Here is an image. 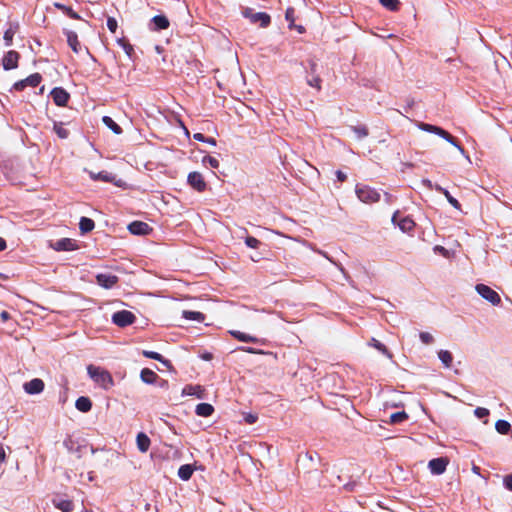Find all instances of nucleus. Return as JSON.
Masks as SVG:
<instances>
[{
  "mask_svg": "<svg viewBox=\"0 0 512 512\" xmlns=\"http://www.w3.org/2000/svg\"><path fill=\"white\" fill-rule=\"evenodd\" d=\"M434 188L438 191H440L441 193L444 194V196L446 197L447 201L457 210H460L461 209V205L460 203L458 202L457 199H455L453 196H451V194L449 193L448 190L442 188L441 186L439 185H435Z\"/></svg>",
  "mask_w": 512,
  "mask_h": 512,
  "instance_id": "obj_24",
  "label": "nucleus"
},
{
  "mask_svg": "<svg viewBox=\"0 0 512 512\" xmlns=\"http://www.w3.org/2000/svg\"><path fill=\"white\" fill-rule=\"evenodd\" d=\"M41 79L42 77L39 73H34L27 78L16 82L13 85V88L15 90L21 91L27 86L36 87L41 82Z\"/></svg>",
  "mask_w": 512,
  "mask_h": 512,
  "instance_id": "obj_10",
  "label": "nucleus"
},
{
  "mask_svg": "<svg viewBox=\"0 0 512 512\" xmlns=\"http://www.w3.org/2000/svg\"><path fill=\"white\" fill-rule=\"evenodd\" d=\"M393 224L397 225L402 232H410L415 227V222L409 216H402L396 211L392 216Z\"/></svg>",
  "mask_w": 512,
  "mask_h": 512,
  "instance_id": "obj_7",
  "label": "nucleus"
},
{
  "mask_svg": "<svg viewBox=\"0 0 512 512\" xmlns=\"http://www.w3.org/2000/svg\"><path fill=\"white\" fill-rule=\"evenodd\" d=\"M187 181H188L189 183H192V173L188 174V176H187Z\"/></svg>",
  "mask_w": 512,
  "mask_h": 512,
  "instance_id": "obj_62",
  "label": "nucleus"
},
{
  "mask_svg": "<svg viewBox=\"0 0 512 512\" xmlns=\"http://www.w3.org/2000/svg\"><path fill=\"white\" fill-rule=\"evenodd\" d=\"M194 140H198V141H201V142H205L211 146H216V140L212 137H205L203 134L201 133H194Z\"/></svg>",
  "mask_w": 512,
  "mask_h": 512,
  "instance_id": "obj_39",
  "label": "nucleus"
},
{
  "mask_svg": "<svg viewBox=\"0 0 512 512\" xmlns=\"http://www.w3.org/2000/svg\"><path fill=\"white\" fill-rule=\"evenodd\" d=\"M207 162H208V165L211 168H218L219 167V161L216 158H214V157L208 156Z\"/></svg>",
  "mask_w": 512,
  "mask_h": 512,
  "instance_id": "obj_49",
  "label": "nucleus"
},
{
  "mask_svg": "<svg viewBox=\"0 0 512 512\" xmlns=\"http://www.w3.org/2000/svg\"><path fill=\"white\" fill-rule=\"evenodd\" d=\"M195 412L198 416L209 417L214 413V407L209 403H200L196 405Z\"/></svg>",
  "mask_w": 512,
  "mask_h": 512,
  "instance_id": "obj_19",
  "label": "nucleus"
},
{
  "mask_svg": "<svg viewBox=\"0 0 512 512\" xmlns=\"http://www.w3.org/2000/svg\"><path fill=\"white\" fill-rule=\"evenodd\" d=\"M135 320L136 316L128 310L117 311L112 315V322L119 327L131 325Z\"/></svg>",
  "mask_w": 512,
  "mask_h": 512,
  "instance_id": "obj_6",
  "label": "nucleus"
},
{
  "mask_svg": "<svg viewBox=\"0 0 512 512\" xmlns=\"http://www.w3.org/2000/svg\"><path fill=\"white\" fill-rule=\"evenodd\" d=\"M357 139H363L368 135V130L365 126H355L352 128Z\"/></svg>",
  "mask_w": 512,
  "mask_h": 512,
  "instance_id": "obj_38",
  "label": "nucleus"
},
{
  "mask_svg": "<svg viewBox=\"0 0 512 512\" xmlns=\"http://www.w3.org/2000/svg\"><path fill=\"white\" fill-rule=\"evenodd\" d=\"M408 415L402 411V412H396V413H393L391 416H390V423L391 424H396V423H400L402 421H404L405 419H407Z\"/></svg>",
  "mask_w": 512,
  "mask_h": 512,
  "instance_id": "obj_37",
  "label": "nucleus"
},
{
  "mask_svg": "<svg viewBox=\"0 0 512 512\" xmlns=\"http://www.w3.org/2000/svg\"><path fill=\"white\" fill-rule=\"evenodd\" d=\"M294 13H295V11H294V8H292V7L287 8V10L285 12V18L287 21L290 22V27L293 25L294 20H295Z\"/></svg>",
  "mask_w": 512,
  "mask_h": 512,
  "instance_id": "obj_44",
  "label": "nucleus"
},
{
  "mask_svg": "<svg viewBox=\"0 0 512 512\" xmlns=\"http://www.w3.org/2000/svg\"><path fill=\"white\" fill-rule=\"evenodd\" d=\"M67 43L74 53L78 54L81 50V45L78 36L74 31H66Z\"/></svg>",
  "mask_w": 512,
  "mask_h": 512,
  "instance_id": "obj_17",
  "label": "nucleus"
},
{
  "mask_svg": "<svg viewBox=\"0 0 512 512\" xmlns=\"http://www.w3.org/2000/svg\"><path fill=\"white\" fill-rule=\"evenodd\" d=\"M53 130L61 139H66L69 131L64 127L63 123H54Z\"/></svg>",
  "mask_w": 512,
  "mask_h": 512,
  "instance_id": "obj_32",
  "label": "nucleus"
},
{
  "mask_svg": "<svg viewBox=\"0 0 512 512\" xmlns=\"http://www.w3.org/2000/svg\"><path fill=\"white\" fill-rule=\"evenodd\" d=\"M440 361L446 368H450L453 362V356L448 350H440L438 352Z\"/></svg>",
  "mask_w": 512,
  "mask_h": 512,
  "instance_id": "obj_26",
  "label": "nucleus"
},
{
  "mask_svg": "<svg viewBox=\"0 0 512 512\" xmlns=\"http://www.w3.org/2000/svg\"><path fill=\"white\" fill-rule=\"evenodd\" d=\"M185 316H186L187 318L192 317V312H186V313H185Z\"/></svg>",
  "mask_w": 512,
  "mask_h": 512,
  "instance_id": "obj_63",
  "label": "nucleus"
},
{
  "mask_svg": "<svg viewBox=\"0 0 512 512\" xmlns=\"http://www.w3.org/2000/svg\"><path fill=\"white\" fill-rule=\"evenodd\" d=\"M179 129L183 131L186 138H189V130L179 121Z\"/></svg>",
  "mask_w": 512,
  "mask_h": 512,
  "instance_id": "obj_56",
  "label": "nucleus"
},
{
  "mask_svg": "<svg viewBox=\"0 0 512 512\" xmlns=\"http://www.w3.org/2000/svg\"><path fill=\"white\" fill-rule=\"evenodd\" d=\"M107 27L108 29L112 32V33H115L116 32V29H117V21L115 18L113 17H109L107 19Z\"/></svg>",
  "mask_w": 512,
  "mask_h": 512,
  "instance_id": "obj_45",
  "label": "nucleus"
},
{
  "mask_svg": "<svg viewBox=\"0 0 512 512\" xmlns=\"http://www.w3.org/2000/svg\"><path fill=\"white\" fill-rule=\"evenodd\" d=\"M76 408L81 412H88L92 407V402L88 397H79L75 403Z\"/></svg>",
  "mask_w": 512,
  "mask_h": 512,
  "instance_id": "obj_22",
  "label": "nucleus"
},
{
  "mask_svg": "<svg viewBox=\"0 0 512 512\" xmlns=\"http://www.w3.org/2000/svg\"><path fill=\"white\" fill-rule=\"evenodd\" d=\"M503 483L506 489L512 491V473L504 477Z\"/></svg>",
  "mask_w": 512,
  "mask_h": 512,
  "instance_id": "obj_47",
  "label": "nucleus"
},
{
  "mask_svg": "<svg viewBox=\"0 0 512 512\" xmlns=\"http://www.w3.org/2000/svg\"><path fill=\"white\" fill-rule=\"evenodd\" d=\"M206 182L200 173L194 172V190L202 192L206 189Z\"/></svg>",
  "mask_w": 512,
  "mask_h": 512,
  "instance_id": "obj_29",
  "label": "nucleus"
},
{
  "mask_svg": "<svg viewBox=\"0 0 512 512\" xmlns=\"http://www.w3.org/2000/svg\"><path fill=\"white\" fill-rule=\"evenodd\" d=\"M495 429L498 433L505 435L511 430V425L506 420H498L495 423Z\"/></svg>",
  "mask_w": 512,
  "mask_h": 512,
  "instance_id": "obj_28",
  "label": "nucleus"
},
{
  "mask_svg": "<svg viewBox=\"0 0 512 512\" xmlns=\"http://www.w3.org/2000/svg\"><path fill=\"white\" fill-rule=\"evenodd\" d=\"M6 461V448L0 443V465Z\"/></svg>",
  "mask_w": 512,
  "mask_h": 512,
  "instance_id": "obj_51",
  "label": "nucleus"
},
{
  "mask_svg": "<svg viewBox=\"0 0 512 512\" xmlns=\"http://www.w3.org/2000/svg\"><path fill=\"white\" fill-rule=\"evenodd\" d=\"M476 292L486 301L491 303L494 306H497L501 303L500 295L485 284H477L475 286Z\"/></svg>",
  "mask_w": 512,
  "mask_h": 512,
  "instance_id": "obj_5",
  "label": "nucleus"
},
{
  "mask_svg": "<svg viewBox=\"0 0 512 512\" xmlns=\"http://www.w3.org/2000/svg\"><path fill=\"white\" fill-rule=\"evenodd\" d=\"M128 230L134 235H147L152 229L145 222L134 221L128 225Z\"/></svg>",
  "mask_w": 512,
  "mask_h": 512,
  "instance_id": "obj_13",
  "label": "nucleus"
},
{
  "mask_svg": "<svg viewBox=\"0 0 512 512\" xmlns=\"http://www.w3.org/2000/svg\"><path fill=\"white\" fill-rule=\"evenodd\" d=\"M355 192L358 199L366 204L376 203L380 200V193L367 185H357Z\"/></svg>",
  "mask_w": 512,
  "mask_h": 512,
  "instance_id": "obj_3",
  "label": "nucleus"
},
{
  "mask_svg": "<svg viewBox=\"0 0 512 512\" xmlns=\"http://www.w3.org/2000/svg\"><path fill=\"white\" fill-rule=\"evenodd\" d=\"M472 472L476 475H480V468L476 465L472 466Z\"/></svg>",
  "mask_w": 512,
  "mask_h": 512,
  "instance_id": "obj_59",
  "label": "nucleus"
},
{
  "mask_svg": "<svg viewBox=\"0 0 512 512\" xmlns=\"http://www.w3.org/2000/svg\"><path fill=\"white\" fill-rule=\"evenodd\" d=\"M245 243L250 248H258L260 241L256 239L255 237L248 236L245 239Z\"/></svg>",
  "mask_w": 512,
  "mask_h": 512,
  "instance_id": "obj_41",
  "label": "nucleus"
},
{
  "mask_svg": "<svg viewBox=\"0 0 512 512\" xmlns=\"http://www.w3.org/2000/svg\"><path fill=\"white\" fill-rule=\"evenodd\" d=\"M137 448L140 452L145 453L150 447V439L145 433H138L136 437Z\"/></svg>",
  "mask_w": 512,
  "mask_h": 512,
  "instance_id": "obj_18",
  "label": "nucleus"
},
{
  "mask_svg": "<svg viewBox=\"0 0 512 512\" xmlns=\"http://www.w3.org/2000/svg\"><path fill=\"white\" fill-rule=\"evenodd\" d=\"M0 318H1V320H2V321H4V322H5V321H7L8 319H10V315H9V313H8L7 311H2V312L0 313Z\"/></svg>",
  "mask_w": 512,
  "mask_h": 512,
  "instance_id": "obj_57",
  "label": "nucleus"
},
{
  "mask_svg": "<svg viewBox=\"0 0 512 512\" xmlns=\"http://www.w3.org/2000/svg\"><path fill=\"white\" fill-rule=\"evenodd\" d=\"M89 176L94 181H103L113 183L115 186L120 188H127V183L122 178H118L115 174L108 171L94 172L88 171Z\"/></svg>",
  "mask_w": 512,
  "mask_h": 512,
  "instance_id": "obj_4",
  "label": "nucleus"
},
{
  "mask_svg": "<svg viewBox=\"0 0 512 512\" xmlns=\"http://www.w3.org/2000/svg\"><path fill=\"white\" fill-rule=\"evenodd\" d=\"M54 6L60 10H62L65 14H67L69 17L73 19H80V16L78 13L74 12L70 7H67L61 3H54Z\"/></svg>",
  "mask_w": 512,
  "mask_h": 512,
  "instance_id": "obj_35",
  "label": "nucleus"
},
{
  "mask_svg": "<svg viewBox=\"0 0 512 512\" xmlns=\"http://www.w3.org/2000/svg\"><path fill=\"white\" fill-rule=\"evenodd\" d=\"M372 345L373 347H375L377 350H379L380 352H382L383 354L387 355L389 358H391V355L389 354L387 348L381 343L379 342L378 340L376 339H372Z\"/></svg>",
  "mask_w": 512,
  "mask_h": 512,
  "instance_id": "obj_40",
  "label": "nucleus"
},
{
  "mask_svg": "<svg viewBox=\"0 0 512 512\" xmlns=\"http://www.w3.org/2000/svg\"><path fill=\"white\" fill-rule=\"evenodd\" d=\"M154 30H163L169 27V20L164 15L154 16L152 19Z\"/></svg>",
  "mask_w": 512,
  "mask_h": 512,
  "instance_id": "obj_20",
  "label": "nucleus"
},
{
  "mask_svg": "<svg viewBox=\"0 0 512 512\" xmlns=\"http://www.w3.org/2000/svg\"><path fill=\"white\" fill-rule=\"evenodd\" d=\"M434 251L440 253L444 257H447L448 254H449L448 250L446 248H444L443 246H440V245L435 246L434 247Z\"/></svg>",
  "mask_w": 512,
  "mask_h": 512,
  "instance_id": "obj_52",
  "label": "nucleus"
},
{
  "mask_svg": "<svg viewBox=\"0 0 512 512\" xmlns=\"http://www.w3.org/2000/svg\"><path fill=\"white\" fill-rule=\"evenodd\" d=\"M53 249L57 251H72L78 248L76 242L69 238H63L52 244Z\"/></svg>",
  "mask_w": 512,
  "mask_h": 512,
  "instance_id": "obj_14",
  "label": "nucleus"
},
{
  "mask_svg": "<svg viewBox=\"0 0 512 512\" xmlns=\"http://www.w3.org/2000/svg\"><path fill=\"white\" fill-rule=\"evenodd\" d=\"M87 372L90 378L105 390L110 389L114 384L111 374L101 367L89 365Z\"/></svg>",
  "mask_w": 512,
  "mask_h": 512,
  "instance_id": "obj_2",
  "label": "nucleus"
},
{
  "mask_svg": "<svg viewBox=\"0 0 512 512\" xmlns=\"http://www.w3.org/2000/svg\"><path fill=\"white\" fill-rule=\"evenodd\" d=\"M79 228L82 233L90 232L94 229V222L90 218L82 217L79 222Z\"/></svg>",
  "mask_w": 512,
  "mask_h": 512,
  "instance_id": "obj_27",
  "label": "nucleus"
},
{
  "mask_svg": "<svg viewBox=\"0 0 512 512\" xmlns=\"http://www.w3.org/2000/svg\"><path fill=\"white\" fill-rule=\"evenodd\" d=\"M449 464V460L446 457H439L429 461L428 467L432 474L440 475L443 474Z\"/></svg>",
  "mask_w": 512,
  "mask_h": 512,
  "instance_id": "obj_9",
  "label": "nucleus"
},
{
  "mask_svg": "<svg viewBox=\"0 0 512 512\" xmlns=\"http://www.w3.org/2000/svg\"><path fill=\"white\" fill-rule=\"evenodd\" d=\"M380 4L390 11H397L400 6L399 0H379Z\"/></svg>",
  "mask_w": 512,
  "mask_h": 512,
  "instance_id": "obj_34",
  "label": "nucleus"
},
{
  "mask_svg": "<svg viewBox=\"0 0 512 512\" xmlns=\"http://www.w3.org/2000/svg\"><path fill=\"white\" fill-rule=\"evenodd\" d=\"M336 177L339 181L343 182L346 180L347 176L345 173H343L342 171L338 170L336 171Z\"/></svg>",
  "mask_w": 512,
  "mask_h": 512,
  "instance_id": "obj_54",
  "label": "nucleus"
},
{
  "mask_svg": "<svg viewBox=\"0 0 512 512\" xmlns=\"http://www.w3.org/2000/svg\"><path fill=\"white\" fill-rule=\"evenodd\" d=\"M229 333L236 338L239 341L247 342V343H255L257 342V338L254 336H251L249 334L237 331V330H231Z\"/></svg>",
  "mask_w": 512,
  "mask_h": 512,
  "instance_id": "obj_21",
  "label": "nucleus"
},
{
  "mask_svg": "<svg viewBox=\"0 0 512 512\" xmlns=\"http://www.w3.org/2000/svg\"><path fill=\"white\" fill-rule=\"evenodd\" d=\"M17 25H10V27L5 31L4 33V40L6 42V45L9 46L12 43L13 37L15 33L17 32Z\"/></svg>",
  "mask_w": 512,
  "mask_h": 512,
  "instance_id": "obj_33",
  "label": "nucleus"
},
{
  "mask_svg": "<svg viewBox=\"0 0 512 512\" xmlns=\"http://www.w3.org/2000/svg\"><path fill=\"white\" fill-rule=\"evenodd\" d=\"M140 376H141L142 381L145 383H148V384L153 383L155 381V379L157 378V375L152 370L147 369V368H145L141 371Z\"/></svg>",
  "mask_w": 512,
  "mask_h": 512,
  "instance_id": "obj_30",
  "label": "nucleus"
},
{
  "mask_svg": "<svg viewBox=\"0 0 512 512\" xmlns=\"http://www.w3.org/2000/svg\"><path fill=\"white\" fill-rule=\"evenodd\" d=\"M193 469H194V472L198 469V467L196 466V463H195V462H194Z\"/></svg>",
  "mask_w": 512,
  "mask_h": 512,
  "instance_id": "obj_64",
  "label": "nucleus"
},
{
  "mask_svg": "<svg viewBox=\"0 0 512 512\" xmlns=\"http://www.w3.org/2000/svg\"><path fill=\"white\" fill-rule=\"evenodd\" d=\"M104 125L109 128L114 134L119 135L122 133L121 127L109 116L102 118Z\"/></svg>",
  "mask_w": 512,
  "mask_h": 512,
  "instance_id": "obj_23",
  "label": "nucleus"
},
{
  "mask_svg": "<svg viewBox=\"0 0 512 512\" xmlns=\"http://www.w3.org/2000/svg\"><path fill=\"white\" fill-rule=\"evenodd\" d=\"M243 15L249 18L253 23H259L261 27H266L270 23V16L264 12L254 13L251 9L247 8L243 11Z\"/></svg>",
  "mask_w": 512,
  "mask_h": 512,
  "instance_id": "obj_8",
  "label": "nucleus"
},
{
  "mask_svg": "<svg viewBox=\"0 0 512 512\" xmlns=\"http://www.w3.org/2000/svg\"><path fill=\"white\" fill-rule=\"evenodd\" d=\"M194 397L199 399L204 398V389L201 386H194Z\"/></svg>",
  "mask_w": 512,
  "mask_h": 512,
  "instance_id": "obj_48",
  "label": "nucleus"
},
{
  "mask_svg": "<svg viewBox=\"0 0 512 512\" xmlns=\"http://www.w3.org/2000/svg\"><path fill=\"white\" fill-rule=\"evenodd\" d=\"M424 184H425V185H427L429 188H432V187H433V185H432V183H431V181H430V180H425V181H424Z\"/></svg>",
  "mask_w": 512,
  "mask_h": 512,
  "instance_id": "obj_61",
  "label": "nucleus"
},
{
  "mask_svg": "<svg viewBox=\"0 0 512 512\" xmlns=\"http://www.w3.org/2000/svg\"><path fill=\"white\" fill-rule=\"evenodd\" d=\"M53 503L62 512H71L73 510V503L68 499L54 500Z\"/></svg>",
  "mask_w": 512,
  "mask_h": 512,
  "instance_id": "obj_25",
  "label": "nucleus"
},
{
  "mask_svg": "<svg viewBox=\"0 0 512 512\" xmlns=\"http://www.w3.org/2000/svg\"><path fill=\"white\" fill-rule=\"evenodd\" d=\"M418 128L423 130V131H426V132H429V133H434L440 137H442L443 139H445L447 142H449L451 145H453L454 147L457 148V150L460 152V154L462 156H464L469 162H470V157L469 155L466 154L465 150L463 149L462 146H460L455 138L450 134L448 133L447 131H445L444 129H442L441 127H438V126H435V125H431V124H427V123H419L418 125Z\"/></svg>",
  "mask_w": 512,
  "mask_h": 512,
  "instance_id": "obj_1",
  "label": "nucleus"
},
{
  "mask_svg": "<svg viewBox=\"0 0 512 512\" xmlns=\"http://www.w3.org/2000/svg\"><path fill=\"white\" fill-rule=\"evenodd\" d=\"M489 414H490L489 410L484 407H477L474 410V415L479 419H484V421H483L484 424L488 423Z\"/></svg>",
  "mask_w": 512,
  "mask_h": 512,
  "instance_id": "obj_36",
  "label": "nucleus"
},
{
  "mask_svg": "<svg viewBox=\"0 0 512 512\" xmlns=\"http://www.w3.org/2000/svg\"><path fill=\"white\" fill-rule=\"evenodd\" d=\"M44 389V383L41 379L35 378L24 384V390L28 394H38Z\"/></svg>",
  "mask_w": 512,
  "mask_h": 512,
  "instance_id": "obj_16",
  "label": "nucleus"
},
{
  "mask_svg": "<svg viewBox=\"0 0 512 512\" xmlns=\"http://www.w3.org/2000/svg\"><path fill=\"white\" fill-rule=\"evenodd\" d=\"M143 355L145 357H147V358L164 362L163 359H162V356L159 353H157V352H154V351H143Z\"/></svg>",
  "mask_w": 512,
  "mask_h": 512,
  "instance_id": "obj_42",
  "label": "nucleus"
},
{
  "mask_svg": "<svg viewBox=\"0 0 512 512\" xmlns=\"http://www.w3.org/2000/svg\"><path fill=\"white\" fill-rule=\"evenodd\" d=\"M96 280L101 287L110 289L118 282V277L111 273H99Z\"/></svg>",
  "mask_w": 512,
  "mask_h": 512,
  "instance_id": "obj_11",
  "label": "nucleus"
},
{
  "mask_svg": "<svg viewBox=\"0 0 512 512\" xmlns=\"http://www.w3.org/2000/svg\"><path fill=\"white\" fill-rule=\"evenodd\" d=\"M308 84L311 87H314L319 90L321 88V79L318 76L313 77L312 79L308 80Z\"/></svg>",
  "mask_w": 512,
  "mask_h": 512,
  "instance_id": "obj_46",
  "label": "nucleus"
},
{
  "mask_svg": "<svg viewBox=\"0 0 512 512\" xmlns=\"http://www.w3.org/2000/svg\"><path fill=\"white\" fill-rule=\"evenodd\" d=\"M51 96L53 98L54 103L57 106H66L69 100V94L66 90L60 87H56L51 91Z\"/></svg>",
  "mask_w": 512,
  "mask_h": 512,
  "instance_id": "obj_12",
  "label": "nucleus"
},
{
  "mask_svg": "<svg viewBox=\"0 0 512 512\" xmlns=\"http://www.w3.org/2000/svg\"><path fill=\"white\" fill-rule=\"evenodd\" d=\"M19 54L16 51H9L4 56L2 64L5 70L14 69L18 65Z\"/></svg>",
  "mask_w": 512,
  "mask_h": 512,
  "instance_id": "obj_15",
  "label": "nucleus"
},
{
  "mask_svg": "<svg viewBox=\"0 0 512 512\" xmlns=\"http://www.w3.org/2000/svg\"><path fill=\"white\" fill-rule=\"evenodd\" d=\"M199 356L201 359L206 360V361H210L213 357L212 353H210V352L201 353Z\"/></svg>",
  "mask_w": 512,
  "mask_h": 512,
  "instance_id": "obj_55",
  "label": "nucleus"
},
{
  "mask_svg": "<svg viewBox=\"0 0 512 512\" xmlns=\"http://www.w3.org/2000/svg\"><path fill=\"white\" fill-rule=\"evenodd\" d=\"M178 476L184 480L187 481L192 476V466L191 465H183L178 470Z\"/></svg>",
  "mask_w": 512,
  "mask_h": 512,
  "instance_id": "obj_31",
  "label": "nucleus"
},
{
  "mask_svg": "<svg viewBox=\"0 0 512 512\" xmlns=\"http://www.w3.org/2000/svg\"><path fill=\"white\" fill-rule=\"evenodd\" d=\"M419 337L424 344H431L434 341L433 336L428 332H421Z\"/></svg>",
  "mask_w": 512,
  "mask_h": 512,
  "instance_id": "obj_43",
  "label": "nucleus"
},
{
  "mask_svg": "<svg viewBox=\"0 0 512 512\" xmlns=\"http://www.w3.org/2000/svg\"><path fill=\"white\" fill-rule=\"evenodd\" d=\"M207 158H208V156H202V160H201V161H202V164H203L204 166H207V164H208V162H207Z\"/></svg>",
  "mask_w": 512,
  "mask_h": 512,
  "instance_id": "obj_60",
  "label": "nucleus"
},
{
  "mask_svg": "<svg viewBox=\"0 0 512 512\" xmlns=\"http://www.w3.org/2000/svg\"><path fill=\"white\" fill-rule=\"evenodd\" d=\"M244 419L248 424H253L256 422L257 416L253 414H247L245 415Z\"/></svg>",
  "mask_w": 512,
  "mask_h": 512,
  "instance_id": "obj_53",
  "label": "nucleus"
},
{
  "mask_svg": "<svg viewBox=\"0 0 512 512\" xmlns=\"http://www.w3.org/2000/svg\"><path fill=\"white\" fill-rule=\"evenodd\" d=\"M206 319V316L201 312L194 311V322L202 323Z\"/></svg>",
  "mask_w": 512,
  "mask_h": 512,
  "instance_id": "obj_50",
  "label": "nucleus"
},
{
  "mask_svg": "<svg viewBox=\"0 0 512 512\" xmlns=\"http://www.w3.org/2000/svg\"><path fill=\"white\" fill-rule=\"evenodd\" d=\"M6 241L0 237V251H3L6 249Z\"/></svg>",
  "mask_w": 512,
  "mask_h": 512,
  "instance_id": "obj_58",
  "label": "nucleus"
}]
</instances>
